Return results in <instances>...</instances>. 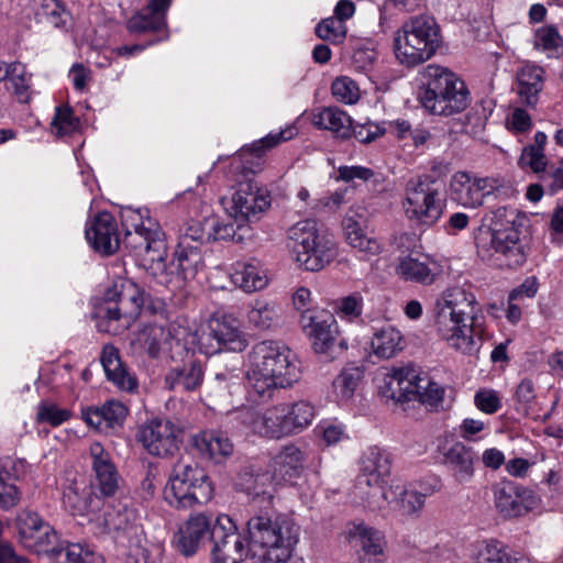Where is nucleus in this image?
<instances>
[{"label":"nucleus","mask_w":563,"mask_h":563,"mask_svg":"<svg viewBox=\"0 0 563 563\" xmlns=\"http://www.w3.org/2000/svg\"><path fill=\"white\" fill-rule=\"evenodd\" d=\"M280 137L282 132L268 134L251 145L241 147L231 161L228 177L236 181L238 186L230 197L221 198V205L238 228L257 218L271 206L268 191L260 187L250 176L262 169L265 152L278 145Z\"/></svg>","instance_id":"f257e3e1"},{"label":"nucleus","mask_w":563,"mask_h":563,"mask_svg":"<svg viewBox=\"0 0 563 563\" xmlns=\"http://www.w3.org/2000/svg\"><path fill=\"white\" fill-rule=\"evenodd\" d=\"M479 311L472 291L462 286L448 287L434 301L437 330L452 349L475 355L482 347L485 332L478 318Z\"/></svg>","instance_id":"f03ea898"},{"label":"nucleus","mask_w":563,"mask_h":563,"mask_svg":"<svg viewBox=\"0 0 563 563\" xmlns=\"http://www.w3.org/2000/svg\"><path fill=\"white\" fill-rule=\"evenodd\" d=\"M526 217L517 209L499 207L493 211L490 227L479 231L476 247L483 257H494L499 266L517 268L528 257L529 247L523 235Z\"/></svg>","instance_id":"7ed1b4c3"},{"label":"nucleus","mask_w":563,"mask_h":563,"mask_svg":"<svg viewBox=\"0 0 563 563\" xmlns=\"http://www.w3.org/2000/svg\"><path fill=\"white\" fill-rule=\"evenodd\" d=\"M420 76L422 88L419 100L427 111L448 117L467 108L470 93L466 85L450 69L429 64L422 68Z\"/></svg>","instance_id":"20e7f679"},{"label":"nucleus","mask_w":563,"mask_h":563,"mask_svg":"<svg viewBox=\"0 0 563 563\" xmlns=\"http://www.w3.org/2000/svg\"><path fill=\"white\" fill-rule=\"evenodd\" d=\"M145 303V292L132 280H123L120 290L109 289L96 308L95 318L100 332L121 334L139 318Z\"/></svg>","instance_id":"39448f33"},{"label":"nucleus","mask_w":563,"mask_h":563,"mask_svg":"<svg viewBox=\"0 0 563 563\" xmlns=\"http://www.w3.org/2000/svg\"><path fill=\"white\" fill-rule=\"evenodd\" d=\"M440 43V27L432 16H412L395 34V54L402 65L416 66L430 59Z\"/></svg>","instance_id":"423d86ee"},{"label":"nucleus","mask_w":563,"mask_h":563,"mask_svg":"<svg viewBox=\"0 0 563 563\" xmlns=\"http://www.w3.org/2000/svg\"><path fill=\"white\" fill-rule=\"evenodd\" d=\"M282 351L277 342L264 341L256 344L250 354L247 372L249 398L265 405L273 400L280 389Z\"/></svg>","instance_id":"0eeeda50"},{"label":"nucleus","mask_w":563,"mask_h":563,"mask_svg":"<svg viewBox=\"0 0 563 563\" xmlns=\"http://www.w3.org/2000/svg\"><path fill=\"white\" fill-rule=\"evenodd\" d=\"M450 194L453 201L465 208H478L485 199L494 197L500 201L512 199L517 190L511 181L500 176L479 177L460 170L452 175Z\"/></svg>","instance_id":"6e6552de"},{"label":"nucleus","mask_w":563,"mask_h":563,"mask_svg":"<svg viewBox=\"0 0 563 563\" xmlns=\"http://www.w3.org/2000/svg\"><path fill=\"white\" fill-rule=\"evenodd\" d=\"M213 496V486L206 471L197 464H177L164 487V499L176 508L206 504Z\"/></svg>","instance_id":"1a4fd4ad"},{"label":"nucleus","mask_w":563,"mask_h":563,"mask_svg":"<svg viewBox=\"0 0 563 563\" xmlns=\"http://www.w3.org/2000/svg\"><path fill=\"white\" fill-rule=\"evenodd\" d=\"M402 208L409 220L432 225L442 216L444 198L441 184L431 174H424L407 181Z\"/></svg>","instance_id":"9d476101"},{"label":"nucleus","mask_w":563,"mask_h":563,"mask_svg":"<svg viewBox=\"0 0 563 563\" xmlns=\"http://www.w3.org/2000/svg\"><path fill=\"white\" fill-rule=\"evenodd\" d=\"M387 391L393 399H417L431 410L442 406L444 388L415 366L394 368L386 378Z\"/></svg>","instance_id":"9b49d317"},{"label":"nucleus","mask_w":563,"mask_h":563,"mask_svg":"<svg viewBox=\"0 0 563 563\" xmlns=\"http://www.w3.org/2000/svg\"><path fill=\"white\" fill-rule=\"evenodd\" d=\"M247 541L255 563H282V521L278 515L260 514L247 521Z\"/></svg>","instance_id":"f8f14e48"},{"label":"nucleus","mask_w":563,"mask_h":563,"mask_svg":"<svg viewBox=\"0 0 563 563\" xmlns=\"http://www.w3.org/2000/svg\"><path fill=\"white\" fill-rule=\"evenodd\" d=\"M391 473L390 454L378 448H368L361 460V475L355 485V494L363 501H366L371 508H382L378 500H375L382 490L386 488L384 485Z\"/></svg>","instance_id":"ddd939ff"},{"label":"nucleus","mask_w":563,"mask_h":563,"mask_svg":"<svg viewBox=\"0 0 563 563\" xmlns=\"http://www.w3.org/2000/svg\"><path fill=\"white\" fill-rule=\"evenodd\" d=\"M247 344L240 321L227 313L213 314L199 338V349L207 355L223 351L242 352Z\"/></svg>","instance_id":"4468645a"},{"label":"nucleus","mask_w":563,"mask_h":563,"mask_svg":"<svg viewBox=\"0 0 563 563\" xmlns=\"http://www.w3.org/2000/svg\"><path fill=\"white\" fill-rule=\"evenodd\" d=\"M299 323L311 340L313 351L327 360H335L347 349V342L340 335L338 322L332 314L327 312L303 313Z\"/></svg>","instance_id":"2eb2a0df"},{"label":"nucleus","mask_w":563,"mask_h":563,"mask_svg":"<svg viewBox=\"0 0 563 563\" xmlns=\"http://www.w3.org/2000/svg\"><path fill=\"white\" fill-rule=\"evenodd\" d=\"M124 243L135 250L142 265L152 275H162L165 272L167 245L164 233L153 219H147L145 228L125 233Z\"/></svg>","instance_id":"dca6fc26"},{"label":"nucleus","mask_w":563,"mask_h":563,"mask_svg":"<svg viewBox=\"0 0 563 563\" xmlns=\"http://www.w3.org/2000/svg\"><path fill=\"white\" fill-rule=\"evenodd\" d=\"M211 536L214 540L213 563H241L251 556L250 545H244L242 537L236 532V527L227 515L217 518Z\"/></svg>","instance_id":"f3484780"},{"label":"nucleus","mask_w":563,"mask_h":563,"mask_svg":"<svg viewBox=\"0 0 563 563\" xmlns=\"http://www.w3.org/2000/svg\"><path fill=\"white\" fill-rule=\"evenodd\" d=\"M493 493L495 508L505 519L522 517L539 504L532 490L511 481L498 483Z\"/></svg>","instance_id":"a211bd4d"},{"label":"nucleus","mask_w":563,"mask_h":563,"mask_svg":"<svg viewBox=\"0 0 563 563\" xmlns=\"http://www.w3.org/2000/svg\"><path fill=\"white\" fill-rule=\"evenodd\" d=\"M136 439L151 455L165 457L178 450L177 430L166 419L156 418L141 424Z\"/></svg>","instance_id":"6ab92c4d"},{"label":"nucleus","mask_w":563,"mask_h":563,"mask_svg":"<svg viewBox=\"0 0 563 563\" xmlns=\"http://www.w3.org/2000/svg\"><path fill=\"white\" fill-rule=\"evenodd\" d=\"M173 266L177 269L176 275L174 272H167L165 266V272L162 275L154 276L158 277L162 284L179 289L186 282L192 280L203 269L205 261L200 247L198 245L183 246V244H178Z\"/></svg>","instance_id":"aec40b11"},{"label":"nucleus","mask_w":563,"mask_h":563,"mask_svg":"<svg viewBox=\"0 0 563 563\" xmlns=\"http://www.w3.org/2000/svg\"><path fill=\"white\" fill-rule=\"evenodd\" d=\"M85 233L88 243L101 254L109 255L119 249L117 222L109 212H100L87 225Z\"/></svg>","instance_id":"412c9836"},{"label":"nucleus","mask_w":563,"mask_h":563,"mask_svg":"<svg viewBox=\"0 0 563 563\" xmlns=\"http://www.w3.org/2000/svg\"><path fill=\"white\" fill-rule=\"evenodd\" d=\"M441 265L433 258L421 255H406L399 257L396 274L405 282L424 286L432 285L441 275Z\"/></svg>","instance_id":"4be33fe9"},{"label":"nucleus","mask_w":563,"mask_h":563,"mask_svg":"<svg viewBox=\"0 0 563 563\" xmlns=\"http://www.w3.org/2000/svg\"><path fill=\"white\" fill-rule=\"evenodd\" d=\"M442 463L452 473L457 483H468L474 476L475 453L462 442H452L440 446Z\"/></svg>","instance_id":"5701e85b"},{"label":"nucleus","mask_w":563,"mask_h":563,"mask_svg":"<svg viewBox=\"0 0 563 563\" xmlns=\"http://www.w3.org/2000/svg\"><path fill=\"white\" fill-rule=\"evenodd\" d=\"M312 239L301 268L308 272H320L327 267L338 255L336 241L328 230L319 227Z\"/></svg>","instance_id":"b1692460"},{"label":"nucleus","mask_w":563,"mask_h":563,"mask_svg":"<svg viewBox=\"0 0 563 563\" xmlns=\"http://www.w3.org/2000/svg\"><path fill=\"white\" fill-rule=\"evenodd\" d=\"M101 364L108 380H110L119 390L125 393H135L139 388V382L121 361L119 350L113 345H106L101 353Z\"/></svg>","instance_id":"393cba45"},{"label":"nucleus","mask_w":563,"mask_h":563,"mask_svg":"<svg viewBox=\"0 0 563 563\" xmlns=\"http://www.w3.org/2000/svg\"><path fill=\"white\" fill-rule=\"evenodd\" d=\"M191 448L203 460L221 463L233 453L228 437L217 431H200L190 439Z\"/></svg>","instance_id":"a878e982"},{"label":"nucleus","mask_w":563,"mask_h":563,"mask_svg":"<svg viewBox=\"0 0 563 563\" xmlns=\"http://www.w3.org/2000/svg\"><path fill=\"white\" fill-rule=\"evenodd\" d=\"M378 497L386 501L401 516H417L424 506L426 496L415 489H409L400 483H393L388 488L382 490Z\"/></svg>","instance_id":"bb28decb"},{"label":"nucleus","mask_w":563,"mask_h":563,"mask_svg":"<svg viewBox=\"0 0 563 563\" xmlns=\"http://www.w3.org/2000/svg\"><path fill=\"white\" fill-rule=\"evenodd\" d=\"M211 531V520L205 514L190 516L176 534V545L180 553L186 556L194 555L200 543Z\"/></svg>","instance_id":"cd10ccee"},{"label":"nucleus","mask_w":563,"mask_h":563,"mask_svg":"<svg viewBox=\"0 0 563 563\" xmlns=\"http://www.w3.org/2000/svg\"><path fill=\"white\" fill-rule=\"evenodd\" d=\"M90 455L99 490L104 496H112L119 487V474L110 454L101 443L93 442L90 445Z\"/></svg>","instance_id":"c85d7f7f"},{"label":"nucleus","mask_w":563,"mask_h":563,"mask_svg":"<svg viewBox=\"0 0 563 563\" xmlns=\"http://www.w3.org/2000/svg\"><path fill=\"white\" fill-rule=\"evenodd\" d=\"M172 0H150L147 5L128 21L131 33L157 31L166 26L167 11Z\"/></svg>","instance_id":"c756f323"},{"label":"nucleus","mask_w":563,"mask_h":563,"mask_svg":"<svg viewBox=\"0 0 563 563\" xmlns=\"http://www.w3.org/2000/svg\"><path fill=\"white\" fill-rule=\"evenodd\" d=\"M319 227L316 220L306 219L295 223L287 230L286 247L289 258L299 268H301L306 256L305 253L312 242V239H316L314 234Z\"/></svg>","instance_id":"7c9ffc66"},{"label":"nucleus","mask_w":563,"mask_h":563,"mask_svg":"<svg viewBox=\"0 0 563 563\" xmlns=\"http://www.w3.org/2000/svg\"><path fill=\"white\" fill-rule=\"evenodd\" d=\"M205 377V369L200 362L192 361L170 368L164 378L165 387L174 391H195Z\"/></svg>","instance_id":"2f4dec72"},{"label":"nucleus","mask_w":563,"mask_h":563,"mask_svg":"<svg viewBox=\"0 0 563 563\" xmlns=\"http://www.w3.org/2000/svg\"><path fill=\"white\" fill-rule=\"evenodd\" d=\"M239 418L253 433L260 437L279 439L282 434V413L278 406L266 409L260 416H255L251 409L244 408L240 411Z\"/></svg>","instance_id":"473e14b6"},{"label":"nucleus","mask_w":563,"mask_h":563,"mask_svg":"<svg viewBox=\"0 0 563 563\" xmlns=\"http://www.w3.org/2000/svg\"><path fill=\"white\" fill-rule=\"evenodd\" d=\"M472 559L474 563H530L529 559L496 539L479 542L475 547Z\"/></svg>","instance_id":"72a5a7b5"},{"label":"nucleus","mask_w":563,"mask_h":563,"mask_svg":"<svg viewBox=\"0 0 563 563\" xmlns=\"http://www.w3.org/2000/svg\"><path fill=\"white\" fill-rule=\"evenodd\" d=\"M100 512H95L90 517L91 521H97L106 530L110 531H126L135 521L136 516L133 509L124 505L103 503L101 500Z\"/></svg>","instance_id":"f704fd0d"},{"label":"nucleus","mask_w":563,"mask_h":563,"mask_svg":"<svg viewBox=\"0 0 563 563\" xmlns=\"http://www.w3.org/2000/svg\"><path fill=\"white\" fill-rule=\"evenodd\" d=\"M128 416V408L121 401L108 400L100 407L89 408L84 412L86 422L97 429L121 426Z\"/></svg>","instance_id":"c9c22d12"},{"label":"nucleus","mask_w":563,"mask_h":563,"mask_svg":"<svg viewBox=\"0 0 563 563\" xmlns=\"http://www.w3.org/2000/svg\"><path fill=\"white\" fill-rule=\"evenodd\" d=\"M232 283L246 292L263 289L268 283L265 269L255 262H238L232 267Z\"/></svg>","instance_id":"e433bc0d"},{"label":"nucleus","mask_w":563,"mask_h":563,"mask_svg":"<svg viewBox=\"0 0 563 563\" xmlns=\"http://www.w3.org/2000/svg\"><path fill=\"white\" fill-rule=\"evenodd\" d=\"M347 538L355 541L364 555L377 558L384 553L386 545L384 533L364 522L352 523L347 530Z\"/></svg>","instance_id":"4c0bfd02"},{"label":"nucleus","mask_w":563,"mask_h":563,"mask_svg":"<svg viewBox=\"0 0 563 563\" xmlns=\"http://www.w3.org/2000/svg\"><path fill=\"white\" fill-rule=\"evenodd\" d=\"M342 227L344 236L350 246L365 254L366 256L377 255L382 252V244L374 236H368L364 233L358 221L353 216L347 214L343 221Z\"/></svg>","instance_id":"58836bf2"},{"label":"nucleus","mask_w":563,"mask_h":563,"mask_svg":"<svg viewBox=\"0 0 563 563\" xmlns=\"http://www.w3.org/2000/svg\"><path fill=\"white\" fill-rule=\"evenodd\" d=\"M542 67L533 64L523 65L518 73V93L527 106H534L543 87Z\"/></svg>","instance_id":"ea45409f"},{"label":"nucleus","mask_w":563,"mask_h":563,"mask_svg":"<svg viewBox=\"0 0 563 563\" xmlns=\"http://www.w3.org/2000/svg\"><path fill=\"white\" fill-rule=\"evenodd\" d=\"M312 123L319 129L331 131L341 139L351 135L352 120L346 112L336 107L322 108L313 113Z\"/></svg>","instance_id":"a19ab883"},{"label":"nucleus","mask_w":563,"mask_h":563,"mask_svg":"<svg viewBox=\"0 0 563 563\" xmlns=\"http://www.w3.org/2000/svg\"><path fill=\"white\" fill-rule=\"evenodd\" d=\"M371 345L375 355L390 358L405 349V340L398 329L386 325L375 331Z\"/></svg>","instance_id":"79ce46f5"},{"label":"nucleus","mask_w":563,"mask_h":563,"mask_svg":"<svg viewBox=\"0 0 563 563\" xmlns=\"http://www.w3.org/2000/svg\"><path fill=\"white\" fill-rule=\"evenodd\" d=\"M63 504L75 516L92 517L100 508L101 499L76 485H70L64 490Z\"/></svg>","instance_id":"37998d69"},{"label":"nucleus","mask_w":563,"mask_h":563,"mask_svg":"<svg viewBox=\"0 0 563 563\" xmlns=\"http://www.w3.org/2000/svg\"><path fill=\"white\" fill-rule=\"evenodd\" d=\"M314 417L312 405L305 400L296 401L284 415V435L295 434L305 430Z\"/></svg>","instance_id":"c03bdc74"},{"label":"nucleus","mask_w":563,"mask_h":563,"mask_svg":"<svg viewBox=\"0 0 563 563\" xmlns=\"http://www.w3.org/2000/svg\"><path fill=\"white\" fill-rule=\"evenodd\" d=\"M24 545L38 554L54 555L57 562L64 559L60 552L66 548L59 544L56 531L48 523H45L38 533L26 541Z\"/></svg>","instance_id":"a18cd8bd"},{"label":"nucleus","mask_w":563,"mask_h":563,"mask_svg":"<svg viewBox=\"0 0 563 563\" xmlns=\"http://www.w3.org/2000/svg\"><path fill=\"white\" fill-rule=\"evenodd\" d=\"M214 223L209 220V216L201 219H191L185 223L181 229L178 244L198 245L211 242V231Z\"/></svg>","instance_id":"49530a36"},{"label":"nucleus","mask_w":563,"mask_h":563,"mask_svg":"<svg viewBox=\"0 0 563 563\" xmlns=\"http://www.w3.org/2000/svg\"><path fill=\"white\" fill-rule=\"evenodd\" d=\"M306 467V452L298 446L284 445V485H297Z\"/></svg>","instance_id":"de8ad7c7"},{"label":"nucleus","mask_w":563,"mask_h":563,"mask_svg":"<svg viewBox=\"0 0 563 563\" xmlns=\"http://www.w3.org/2000/svg\"><path fill=\"white\" fill-rule=\"evenodd\" d=\"M533 46L550 58L559 57L563 47V37L555 25H543L534 33Z\"/></svg>","instance_id":"09e8293b"},{"label":"nucleus","mask_w":563,"mask_h":563,"mask_svg":"<svg viewBox=\"0 0 563 563\" xmlns=\"http://www.w3.org/2000/svg\"><path fill=\"white\" fill-rule=\"evenodd\" d=\"M363 373L357 366L347 365L332 382L333 393L338 400H349L362 379Z\"/></svg>","instance_id":"8fccbe9b"},{"label":"nucleus","mask_w":563,"mask_h":563,"mask_svg":"<svg viewBox=\"0 0 563 563\" xmlns=\"http://www.w3.org/2000/svg\"><path fill=\"white\" fill-rule=\"evenodd\" d=\"M36 16L56 29L65 27L70 21V13L59 0H40Z\"/></svg>","instance_id":"3c124183"},{"label":"nucleus","mask_w":563,"mask_h":563,"mask_svg":"<svg viewBox=\"0 0 563 563\" xmlns=\"http://www.w3.org/2000/svg\"><path fill=\"white\" fill-rule=\"evenodd\" d=\"M364 298L361 292L354 291L347 296L338 298L333 302V310L341 319L354 322L363 314Z\"/></svg>","instance_id":"603ef678"},{"label":"nucleus","mask_w":563,"mask_h":563,"mask_svg":"<svg viewBox=\"0 0 563 563\" xmlns=\"http://www.w3.org/2000/svg\"><path fill=\"white\" fill-rule=\"evenodd\" d=\"M169 332L159 325L145 327L137 336V342L151 356H156L167 344Z\"/></svg>","instance_id":"864d4df0"},{"label":"nucleus","mask_w":563,"mask_h":563,"mask_svg":"<svg viewBox=\"0 0 563 563\" xmlns=\"http://www.w3.org/2000/svg\"><path fill=\"white\" fill-rule=\"evenodd\" d=\"M5 86L9 91L16 96L19 101L26 102L29 100L30 76L23 64L12 63L11 75Z\"/></svg>","instance_id":"5fc2aeb1"},{"label":"nucleus","mask_w":563,"mask_h":563,"mask_svg":"<svg viewBox=\"0 0 563 563\" xmlns=\"http://www.w3.org/2000/svg\"><path fill=\"white\" fill-rule=\"evenodd\" d=\"M347 27L345 22L333 16L323 19L316 26V34L319 38L331 44H341L346 37Z\"/></svg>","instance_id":"6e6d98bb"},{"label":"nucleus","mask_w":563,"mask_h":563,"mask_svg":"<svg viewBox=\"0 0 563 563\" xmlns=\"http://www.w3.org/2000/svg\"><path fill=\"white\" fill-rule=\"evenodd\" d=\"M60 554L64 559L58 563H106L101 554L80 543H68Z\"/></svg>","instance_id":"4d7b16f0"},{"label":"nucleus","mask_w":563,"mask_h":563,"mask_svg":"<svg viewBox=\"0 0 563 563\" xmlns=\"http://www.w3.org/2000/svg\"><path fill=\"white\" fill-rule=\"evenodd\" d=\"M333 97L345 104H354L361 98V89L355 80L347 76H341L331 85Z\"/></svg>","instance_id":"13d9d810"},{"label":"nucleus","mask_w":563,"mask_h":563,"mask_svg":"<svg viewBox=\"0 0 563 563\" xmlns=\"http://www.w3.org/2000/svg\"><path fill=\"white\" fill-rule=\"evenodd\" d=\"M80 126V120L74 115L73 110L67 106L56 108L52 122V132L58 136L70 135Z\"/></svg>","instance_id":"bf43d9fd"},{"label":"nucleus","mask_w":563,"mask_h":563,"mask_svg":"<svg viewBox=\"0 0 563 563\" xmlns=\"http://www.w3.org/2000/svg\"><path fill=\"white\" fill-rule=\"evenodd\" d=\"M70 417V410L60 408L53 402L42 401L37 406L36 421L38 423H46L51 427H58L68 421Z\"/></svg>","instance_id":"052dcab7"},{"label":"nucleus","mask_w":563,"mask_h":563,"mask_svg":"<svg viewBox=\"0 0 563 563\" xmlns=\"http://www.w3.org/2000/svg\"><path fill=\"white\" fill-rule=\"evenodd\" d=\"M21 499V492L12 481L11 475L0 468V508L9 510L15 507Z\"/></svg>","instance_id":"680f3d73"},{"label":"nucleus","mask_w":563,"mask_h":563,"mask_svg":"<svg viewBox=\"0 0 563 563\" xmlns=\"http://www.w3.org/2000/svg\"><path fill=\"white\" fill-rule=\"evenodd\" d=\"M284 550H287V556L284 555V563H303V559L295 553V548L299 542L300 526L294 520H284Z\"/></svg>","instance_id":"e2e57ef3"},{"label":"nucleus","mask_w":563,"mask_h":563,"mask_svg":"<svg viewBox=\"0 0 563 563\" xmlns=\"http://www.w3.org/2000/svg\"><path fill=\"white\" fill-rule=\"evenodd\" d=\"M45 523L36 512L22 511L18 516L16 527L23 544L38 533Z\"/></svg>","instance_id":"0e129e2a"},{"label":"nucleus","mask_w":563,"mask_h":563,"mask_svg":"<svg viewBox=\"0 0 563 563\" xmlns=\"http://www.w3.org/2000/svg\"><path fill=\"white\" fill-rule=\"evenodd\" d=\"M303 375L302 362L289 349H284V388L299 383Z\"/></svg>","instance_id":"69168bd1"},{"label":"nucleus","mask_w":563,"mask_h":563,"mask_svg":"<svg viewBox=\"0 0 563 563\" xmlns=\"http://www.w3.org/2000/svg\"><path fill=\"white\" fill-rule=\"evenodd\" d=\"M147 219L152 218L148 216V211L146 209H134L126 207L121 211V222L125 233L145 228L147 224Z\"/></svg>","instance_id":"338daca9"},{"label":"nucleus","mask_w":563,"mask_h":563,"mask_svg":"<svg viewBox=\"0 0 563 563\" xmlns=\"http://www.w3.org/2000/svg\"><path fill=\"white\" fill-rule=\"evenodd\" d=\"M537 398L536 384L530 378H523L517 385L515 390V400L525 411L534 402Z\"/></svg>","instance_id":"774afa93"}]
</instances>
